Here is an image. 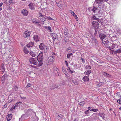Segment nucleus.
<instances>
[{"label": "nucleus", "instance_id": "6", "mask_svg": "<svg viewBox=\"0 0 121 121\" xmlns=\"http://www.w3.org/2000/svg\"><path fill=\"white\" fill-rule=\"evenodd\" d=\"M92 27L94 29H98L99 26V24L98 22L95 21L92 22Z\"/></svg>", "mask_w": 121, "mask_h": 121}, {"label": "nucleus", "instance_id": "13", "mask_svg": "<svg viewBox=\"0 0 121 121\" xmlns=\"http://www.w3.org/2000/svg\"><path fill=\"white\" fill-rule=\"evenodd\" d=\"M109 43L111 44V45L109 47V49L111 51H114V49L115 47V44L114 43Z\"/></svg>", "mask_w": 121, "mask_h": 121}, {"label": "nucleus", "instance_id": "14", "mask_svg": "<svg viewBox=\"0 0 121 121\" xmlns=\"http://www.w3.org/2000/svg\"><path fill=\"white\" fill-rule=\"evenodd\" d=\"M92 41H94L95 43V45H97L98 44V41L96 39L94 36H92L91 38Z\"/></svg>", "mask_w": 121, "mask_h": 121}, {"label": "nucleus", "instance_id": "51", "mask_svg": "<svg viewBox=\"0 0 121 121\" xmlns=\"http://www.w3.org/2000/svg\"><path fill=\"white\" fill-rule=\"evenodd\" d=\"M67 51L69 52H70L71 51V49L70 48H67Z\"/></svg>", "mask_w": 121, "mask_h": 121}, {"label": "nucleus", "instance_id": "48", "mask_svg": "<svg viewBox=\"0 0 121 121\" xmlns=\"http://www.w3.org/2000/svg\"><path fill=\"white\" fill-rule=\"evenodd\" d=\"M25 114H23V115H22L21 116V118H20L19 119V121H20V120H21L22 119H24V117H25Z\"/></svg>", "mask_w": 121, "mask_h": 121}, {"label": "nucleus", "instance_id": "52", "mask_svg": "<svg viewBox=\"0 0 121 121\" xmlns=\"http://www.w3.org/2000/svg\"><path fill=\"white\" fill-rule=\"evenodd\" d=\"M118 103L120 104H121V98L118 99L117 101Z\"/></svg>", "mask_w": 121, "mask_h": 121}, {"label": "nucleus", "instance_id": "47", "mask_svg": "<svg viewBox=\"0 0 121 121\" xmlns=\"http://www.w3.org/2000/svg\"><path fill=\"white\" fill-rule=\"evenodd\" d=\"M15 109V107L13 105L12 107L11 108L10 110L12 111L14 110Z\"/></svg>", "mask_w": 121, "mask_h": 121}, {"label": "nucleus", "instance_id": "3", "mask_svg": "<svg viewBox=\"0 0 121 121\" xmlns=\"http://www.w3.org/2000/svg\"><path fill=\"white\" fill-rule=\"evenodd\" d=\"M39 48L40 50H43V51L45 53H46L47 52L48 47L45 45L43 43H42L40 44Z\"/></svg>", "mask_w": 121, "mask_h": 121}, {"label": "nucleus", "instance_id": "18", "mask_svg": "<svg viewBox=\"0 0 121 121\" xmlns=\"http://www.w3.org/2000/svg\"><path fill=\"white\" fill-rule=\"evenodd\" d=\"M91 9L94 13H96L97 11L98 10V9L96 8L94 6H93L91 8Z\"/></svg>", "mask_w": 121, "mask_h": 121}, {"label": "nucleus", "instance_id": "28", "mask_svg": "<svg viewBox=\"0 0 121 121\" xmlns=\"http://www.w3.org/2000/svg\"><path fill=\"white\" fill-rule=\"evenodd\" d=\"M34 39L36 41H39V39H38V37L37 35H34Z\"/></svg>", "mask_w": 121, "mask_h": 121}, {"label": "nucleus", "instance_id": "49", "mask_svg": "<svg viewBox=\"0 0 121 121\" xmlns=\"http://www.w3.org/2000/svg\"><path fill=\"white\" fill-rule=\"evenodd\" d=\"M29 43V45H30V47H32L34 45V43L32 42Z\"/></svg>", "mask_w": 121, "mask_h": 121}, {"label": "nucleus", "instance_id": "15", "mask_svg": "<svg viewBox=\"0 0 121 121\" xmlns=\"http://www.w3.org/2000/svg\"><path fill=\"white\" fill-rule=\"evenodd\" d=\"M13 1L12 0H5L4 3L6 4V5H8V2L10 3L9 4H12L13 3Z\"/></svg>", "mask_w": 121, "mask_h": 121}, {"label": "nucleus", "instance_id": "56", "mask_svg": "<svg viewBox=\"0 0 121 121\" xmlns=\"http://www.w3.org/2000/svg\"><path fill=\"white\" fill-rule=\"evenodd\" d=\"M117 32L119 33V34H121V30L118 29L117 30Z\"/></svg>", "mask_w": 121, "mask_h": 121}, {"label": "nucleus", "instance_id": "34", "mask_svg": "<svg viewBox=\"0 0 121 121\" xmlns=\"http://www.w3.org/2000/svg\"><path fill=\"white\" fill-rule=\"evenodd\" d=\"M103 74L104 75H105L106 76L108 77H111V75H110L108 73H106L105 72H104Z\"/></svg>", "mask_w": 121, "mask_h": 121}, {"label": "nucleus", "instance_id": "2", "mask_svg": "<svg viewBox=\"0 0 121 121\" xmlns=\"http://www.w3.org/2000/svg\"><path fill=\"white\" fill-rule=\"evenodd\" d=\"M95 3L98 4V7L100 9H102L104 6L105 4L102 0H96Z\"/></svg>", "mask_w": 121, "mask_h": 121}, {"label": "nucleus", "instance_id": "40", "mask_svg": "<svg viewBox=\"0 0 121 121\" xmlns=\"http://www.w3.org/2000/svg\"><path fill=\"white\" fill-rule=\"evenodd\" d=\"M67 70L69 71L70 73H73L74 72L73 70H71L70 67H68L67 69Z\"/></svg>", "mask_w": 121, "mask_h": 121}, {"label": "nucleus", "instance_id": "53", "mask_svg": "<svg viewBox=\"0 0 121 121\" xmlns=\"http://www.w3.org/2000/svg\"><path fill=\"white\" fill-rule=\"evenodd\" d=\"M39 26H41V24L40 22L39 21L37 22V23H36Z\"/></svg>", "mask_w": 121, "mask_h": 121}, {"label": "nucleus", "instance_id": "59", "mask_svg": "<svg viewBox=\"0 0 121 121\" xmlns=\"http://www.w3.org/2000/svg\"><path fill=\"white\" fill-rule=\"evenodd\" d=\"M22 103V102H18L17 103L15 104V106H18V104H19V103Z\"/></svg>", "mask_w": 121, "mask_h": 121}, {"label": "nucleus", "instance_id": "36", "mask_svg": "<svg viewBox=\"0 0 121 121\" xmlns=\"http://www.w3.org/2000/svg\"><path fill=\"white\" fill-rule=\"evenodd\" d=\"M18 89V88L17 86H15L13 88V91H16Z\"/></svg>", "mask_w": 121, "mask_h": 121}, {"label": "nucleus", "instance_id": "63", "mask_svg": "<svg viewBox=\"0 0 121 121\" xmlns=\"http://www.w3.org/2000/svg\"><path fill=\"white\" fill-rule=\"evenodd\" d=\"M75 19L77 21H78V18L77 17V15H75Z\"/></svg>", "mask_w": 121, "mask_h": 121}, {"label": "nucleus", "instance_id": "44", "mask_svg": "<svg viewBox=\"0 0 121 121\" xmlns=\"http://www.w3.org/2000/svg\"><path fill=\"white\" fill-rule=\"evenodd\" d=\"M85 104V102L84 101H82L80 103L79 105L81 106H83V105Z\"/></svg>", "mask_w": 121, "mask_h": 121}, {"label": "nucleus", "instance_id": "30", "mask_svg": "<svg viewBox=\"0 0 121 121\" xmlns=\"http://www.w3.org/2000/svg\"><path fill=\"white\" fill-rule=\"evenodd\" d=\"M7 75L6 74H4L2 76V79L5 80L7 78Z\"/></svg>", "mask_w": 121, "mask_h": 121}, {"label": "nucleus", "instance_id": "9", "mask_svg": "<svg viewBox=\"0 0 121 121\" xmlns=\"http://www.w3.org/2000/svg\"><path fill=\"white\" fill-rule=\"evenodd\" d=\"M28 6L30 9L31 10H35V4L34 3L31 2L28 5Z\"/></svg>", "mask_w": 121, "mask_h": 121}, {"label": "nucleus", "instance_id": "22", "mask_svg": "<svg viewBox=\"0 0 121 121\" xmlns=\"http://www.w3.org/2000/svg\"><path fill=\"white\" fill-rule=\"evenodd\" d=\"M56 4L58 5V6L60 8H62L63 7V5L62 4V3L61 1H59L58 3H56Z\"/></svg>", "mask_w": 121, "mask_h": 121}, {"label": "nucleus", "instance_id": "45", "mask_svg": "<svg viewBox=\"0 0 121 121\" xmlns=\"http://www.w3.org/2000/svg\"><path fill=\"white\" fill-rule=\"evenodd\" d=\"M116 95L118 96V97H120V98H121V96L120 94V92H117L116 94Z\"/></svg>", "mask_w": 121, "mask_h": 121}, {"label": "nucleus", "instance_id": "62", "mask_svg": "<svg viewBox=\"0 0 121 121\" xmlns=\"http://www.w3.org/2000/svg\"><path fill=\"white\" fill-rule=\"evenodd\" d=\"M48 29L50 30V31L51 32V27L49 26H48L47 28Z\"/></svg>", "mask_w": 121, "mask_h": 121}, {"label": "nucleus", "instance_id": "50", "mask_svg": "<svg viewBox=\"0 0 121 121\" xmlns=\"http://www.w3.org/2000/svg\"><path fill=\"white\" fill-rule=\"evenodd\" d=\"M97 29H95V30L94 35L95 36H96V35L97 32V31H98Z\"/></svg>", "mask_w": 121, "mask_h": 121}, {"label": "nucleus", "instance_id": "32", "mask_svg": "<svg viewBox=\"0 0 121 121\" xmlns=\"http://www.w3.org/2000/svg\"><path fill=\"white\" fill-rule=\"evenodd\" d=\"M92 19L97 20L99 22V21L100 20V19H99L96 18L94 16L92 17Z\"/></svg>", "mask_w": 121, "mask_h": 121}, {"label": "nucleus", "instance_id": "46", "mask_svg": "<svg viewBox=\"0 0 121 121\" xmlns=\"http://www.w3.org/2000/svg\"><path fill=\"white\" fill-rule=\"evenodd\" d=\"M41 17V18L42 19V21L43 22H44V21H45L46 19V17L45 18V17H44V16H43V17Z\"/></svg>", "mask_w": 121, "mask_h": 121}, {"label": "nucleus", "instance_id": "37", "mask_svg": "<svg viewBox=\"0 0 121 121\" xmlns=\"http://www.w3.org/2000/svg\"><path fill=\"white\" fill-rule=\"evenodd\" d=\"M73 55V54L72 53H68L67 54V57L68 58H70V56Z\"/></svg>", "mask_w": 121, "mask_h": 121}, {"label": "nucleus", "instance_id": "64", "mask_svg": "<svg viewBox=\"0 0 121 121\" xmlns=\"http://www.w3.org/2000/svg\"><path fill=\"white\" fill-rule=\"evenodd\" d=\"M70 12L73 15L75 14V13H74V12L73 11L71 10Z\"/></svg>", "mask_w": 121, "mask_h": 121}, {"label": "nucleus", "instance_id": "29", "mask_svg": "<svg viewBox=\"0 0 121 121\" xmlns=\"http://www.w3.org/2000/svg\"><path fill=\"white\" fill-rule=\"evenodd\" d=\"M24 52L26 54H28L29 52V51L27 50L26 48H23Z\"/></svg>", "mask_w": 121, "mask_h": 121}, {"label": "nucleus", "instance_id": "39", "mask_svg": "<svg viewBox=\"0 0 121 121\" xmlns=\"http://www.w3.org/2000/svg\"><path fill=\"white\" fill-rule=\"evenodd\" d=\"M98 111V110L97 109H92L90 110V111H93L94 112H97Z\"/></svg>", "mask_w": 121, "mask_h": 121}, {"label": "nucleus", "instance_id": "25", "mask_svg": "<svg viewBox=\"0 0 121 121\" xmlns=\"http://www.w3.org/2000/svg\"><path fill=\"white\" fill-rule=\"evenodd\" d=\"M99 116L103 118L104 119L105 118V115L103 113L99 112Z\"/></svg>", "mask_w": 121, "mask_h": 121}, {"label": "nucleus", "instance_id": "10", "mask_svg": "<svg viewBox=\"0 0 121 121\" xmlns=\"http://www.w3.org/2000/svg\"><path fill=\"white\" fill-rule=\"evenodd\" d=\"M21 13L24 16H26L28 15V11L26 9H22L21 11Z\"/></svg>", "mask_w": 121, "mask_h": 121}, {"label": "nucleus", "instance_id": "12", "mask_svg": "<svg viewBox=\"0 0 121 121\" xmlns=\"http://www.w3.org/2000/svg\"><path fill=\"white\" fill-rule=\"evenodd\" d=\"M101 41H102L103 43L105 45H108L109 43L108 41V40H107L105 39V38L103 39V40Z\"/></svg>", "mask_w": 121, "mask_h": 121}, {"label": "nucleus", "instance_id": "8", "mask_svg": "<svg viewBox=\"0 0 121 121\" xmlns=\"http://www.w3.org/2000/svg\"><path fill=\"white\" fill-rule=\"evenodd\" d=\"M99 31H98V33L99 35V36L101 40H103V39L105 38V37L106 36V35H105L104 34L100 33L99 32Z\"/></svg>", "mask_w": 121, "mask_h": 121}, {"label": "nucleus", "instance_id": "41", "mask_svg": "<svg viewBox=\"0 0 121 121\" xmlns=\"http://www.w3.org/2000/svg\"><path fill=\"white\" fill-rule=\"evenodd\" d=\"M45 17H46V19H48V20H53V18H51L50 17H47L46 16Z\"/></svg>", "mask_w": 121, "mask_h": 121}, {"label": "nucleus", "instance_id": "38", "mask_svg": "<svg viewBox=\"0 0 121 121\" xmlns=\"http://www.w3.org/2000/svg\"><path fill=\"white\" fill-rule=\"evenodd\" d=\"M65 83L64 82H62V83L61 84H60V87L59 88L60 89V88H63L64 87L63 86L65 85Z\"/></svg>", "mask_w": 121, "mask_h": 121}, {"label": "nucleus", "instance_id": "55", "mask_svg": "<svg viewBox=\"0 0 121 121\" xmlns=\"http://www.w3.org/2000/svg\"><path fill=\"white\" fill-rule=\"evenodd\" d=\"M31 86V84H30L29 83L28 84H27V85L26 87V88H27L29 87H30V86Z\"/></svg>", "mask_w": 121, "mask_h": 121}, {"label": "nucleus", "instance_id": "61", "mask_svg": "<svg viewBox=\"0 0 121 121\" xmlns=\"http://www.w3.org/2000/svg\"><path fill=\"white\" fill-rule=\"evenodd\" d=\"M110 31H111V33H113L114 32V31L113 30H109V32L110 33Z\"/></svg>", "mask_w": 121, "mask_h": 121}, {"label": "nucleus", "instance_id": "24", "mask_svg": "<svg viewBox=\"0 0 121 121\" xmlns=\"http://www.w3.org/2000/svg\"><path fill=\"white\" fill-rule=\"evenodd\" d=\"M1 71L2 72H4L5 70V68L4 67V64L2 63L1 64Z\"/></svg>", "mask_w": 121, "mask_h": 121}, {"label": "nucleus", "instance_id": "57", "mask_svg": "<svg viewBox=\"0 0 121 121\" xmlns=\"http://www.w3.org/2000/svg\"><path fill=\"white\" fill-rule=\"evenodd\" d=\"M81 59L82 60V63L83 64H84V63H85V59H84L82 58H81Z\"/></svg>", "mask_w": 121, "mask_h": 121}, {"label": "nucleus", "instance_id": "16", "mask_svg": "<svg viewBox=\"0 0 121 121\" xmlns=\"http://www.w3.org/2000/svg\"><path fill=\"white\" fill-rule=\"evenodd\" d=\"M56 115L57 119L62 118L63 117V115L60 114L56 113Z\"/></svg>", "mask_w": 121, "mask_h": 121}, {"label": "nucleus", "instance_id": "19", "mask_svg": "<svg viewBox=\"0 0 121 121\" xmlns=\"http://www.w3.org/2000/svg\"><path fill=\"white\" fill-rule=\"evenodd\" d=\"M52 37L53 40L54 41L56 39V38L57 37V35L55 33L53 34L52 35Z\"/></svg>", "mask_w": 121, "mask_h": 121}, {"label": "nucleus", "instance_id": "33", "mask_svg": "<svg viewBox=\"0 0 121 121\" xmlns=\"http://www.w3.org/2000/svg\"><path fill=\"white\" fill-rule=\"evenodd\" d=\"M38 21H39L36 18H34L32 20V22L35 23H36Z\"/></svg>", "mask_w": 121, "mask_h": 121}, {"label": "nucleus", "instance_id": "11", "mask_svg": "<svg viewBox=\"0 0 121 121\" xmlns=\"http://www.w3.org/2000/svg\"><path fill=\"white\" fill-rule=\"evenodd\" d=\"M30 33L28 31H25L24 33L23 34V35L24 37L26 38L27 37L30 36Z\"/></svg>", "mask_w": 121, "mask_h": 121}, {"label": "nucleus", "instance_id": "27", "mask_svg": "<svg viewBox=\"0 0 121 121\" xmlns=\"http://www.w3.org/2000/svg\"><path fill=\"white\" fill-rule=\"evenodd\" d=\"M121 53V48L115 51L114 52V53L115 54L117 53Z\"/></svg>", "mask_w": 121, "mask_h": 121}, {"label": "nucleus", "instance_id": "5", "mask_svg": "<svg viewBox=\"0 0 121 121\" xmlns=\"http://www.w3.org/2000/svg\"><path fill=\"white\" fill-rule=\"evenodd\" d=\"M29 61L31 64L36 65H38V63L36 58H34L31 57L30 58Z\"/></svg>", "mask_w": 121, "mask_h": 121}, {"label": "nucleus", "instance_id": "35", "mask_svg": "<svg viewBox=\"0 0 121 121\" xmlns=\"http://www.w3.org/2000/svg\"><path fill=\"white\" fill-rule=\"evenodd\" d=\"M52 89H51V90L52 89H54L55 88H58V86L57 85H56L54 84L52 85Z\"/></svg>", "mask_w": 121, "mask_h": 121}, {"label": "nucleus", "instance_id": "4", "mask_svg": "<svg viewBox=\"0 0 121 121\" xmlns=\"http://www.w3.org/2000/svg\"><path fill=\"white\" fill-rule=\"evenodd\" d=\"M54 57L53 56L49 57L46 61V63L48 65L49 64H51L53 63L54 60Z\"/></svg>", "mask_w": 121, "mask_h": 121}, {"label": "nucleus", "instance_id": "21", "mask_svg": "<svg viewBox=\"0 0 121 121\" xmlns=\"http://www.w3.org/2000/svg\"><path fill=\"white\" fill-rule=\"evenodd\" d=\"M82 80L84 82H87L89 80V78L88 76H85L83 78Z\"/></svg>", "mask_w": 121, "mask_h": 121}, {"label": "nucleus", "instance_id": "23", "mask_svg": "<svg viewBox=\"0 0 121 121\" xmlns=\"http://www.w3.org/2000/svg\"><path fill=\"white\" fill-rule=\"evenodd\" d=\"M30 54L33 57H35L36 56V54L35 52L30 51Z\"/></svg>", "mask_w": 121, "mask_h": 121}, {"label": "nucleus", "instance_id": "7", "mask_svg": "<svg viewBox=\"0 0 121 121\" xmlns=\"http://www.w3.org/2000/svg\"><path fill=\"white\" fill-rule=\"evenodd\" d=\"M54 73L55 75H58L59 74V71L56 67L54 66Z\"/></svg>", "mask_w": 121, "mask_h": 121}, {"label": "nucleus", "instance_id": "42", "mask_svg": "<svg viewBox=\"0 0 121 121\" xmlns=\"http://www.w3.org/2000/svg\"><path fill=\"white\" fill-rule=\"evenodd\" d=\"M85 68L86 69H90L91 68V67L90 65H86L85 67Z\"/></svg>", "mask_w": 121, "mask_h": 121}, {"label": "nucleus", "instance_id": "1", "mask_svg": "<svg viewBox=\"0 0 121 121\" xmlns=\"http://www.w3.org/2000/svg\"><path fill=\"white\" fill-rule=\"evenodd\" d=\"M43 55V52H42L40 53L37 56V60L39 62L38 65L39 66H40L43 65V63L42 59Z\"/></svg>", "mask_w": 121, "mask_h": 121}, {"label": "nucleus", "instance_id": "17", "mask_svg": "<svg viewBox=\"0 0 121 121\" xmlns=\"http://www.w3.org/2000/svg\"><path fill=\"white\" fill-rule=\"evenodd\" d=\"M12 115L11 114H9L7 116L6 118L7 121H9L11 120L12 119Z\"/></svg>", "mask_w": 121, "mask_h": 121}, {"label": "nucleus", "instance_id": "60", "mask_svg": "<svg viewBox=\"0 0 121 121\" xmlns=\"http://www.w3.org/2000/svg\"><path fill=\"white\" fill-rule=\"evenodd\" d=\"M39 15L40 17H42L43 16V15L41 13H39Z\"/></svg>", "mask_w": 121, "mask_h": 121}, {"label": "nucleus", "instance_id": "54", "mask_svg": "<svg viewBox=\"0 0 121 121\" xmlns=\"http://www.w3.org/2000/svg\"><path fill=\"white\" fill-rule=\"evenodd\" d=\"M90 110V109H89L88 110L85 111V113L86 114H87L89 113V112Z\"/></svg>", "mask_w": 121, "mask_h": 121}, {"label": "nucleus", "instance_id": "26", "mask_svg": "<svg viewBox=\"0 0 121 121\" xmlns=\"http://www.w3.org/2000/svg\"><path fill=\"white\" fill-rule=\"evenodd\" d=\"M70 82H73L75 85H77L78 84V82L76 80H71Z\"/></svg>", "mask_w": 121, "mask_h": 121}, {"label": "nucleus", "instance_id": "58", "mask_svg": "<svg viewBox=\"0 0 121 121\" xmlns=\"http://www.w3.org/2000/svg\"><path fill=\"white\" fill-rule=\"evenodd\" d=\"M77 65L76 64H75L73 66L76 69H78V68L77 67Z\"/></svg>", "mask_w": 121, "mask_h": 121}, {"label": "nucleus", "instance_id": "20", "mask_svg": "<svg viewBox=\"0 0 121 121\" xmlns=\"http://www.w3.org/2000/svg\"><path fill=\"white\" fill-rule=\"evenodd\" d=\"M109 37L110 38H112V39H113V40H114V39L115 40H117V38L116 35L112 36L111 34H110L109 35Z\"/></svg>", "mask_w": 121, "mask_h": 121}, {"label": "nucleus", "instance_id": "43", "mask_svg": "<svg viewBox=\"0 0 121 121\" xmlns=\"http://www.w3.org/2000/svg\"><path fill=\"white\" fill-rule=\"evenodd\" d=\"M62 69L63 72L64 73H66V71L65 68H64V67H63Z\"/></svg>", "mask_w": 121, "mask_h": 121}, {"label": "nucleus", "instance_id": "31", "mask_svg": "<svg viewBox=\"0 0 121 121\" xmlns=\"http://www.w3.org/2000/svg\"><path fill=\"white\" fill-rule=\"evenodd\" d=\"M91 72V70H87L85 72V73L88 76H89Z\"/></svg>", "mask_w": 121, "mask_h": 121}]
</instances>
